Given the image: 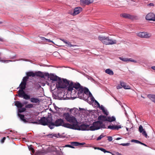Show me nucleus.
I'll return each mask as SVG.
<instances>
[{"instance_id":"1","label":"nucleus","mask_w":155,"mask_h":155,"mask_svg":"<svg viewBox=\"0 0 155 155\" xmlns=\"http://www.w3.org/2000/svg\"><path fill=\"white\" fill-rule=\"evenodd\" d=\"M63 116L66 120L71 124L64 123L63 119L61 118L58 119L54 122L55 126L58 127L62 126L68 128L78 130V121L74 116L70 115L68 113H64L63 114Z\"/></svg>"},{"instance_id":"2","label":"nucleus","mask_w":155,"mask_h":155,"mask_svg":"<svg viewBox=\"0 0 155 155\" xmlns=\"http://www.w3.org/2000/svg\"><path fill=\"white\" fill-rule=\"evenodd\" d=\"M78 98L83 99L87 101L89 104H91L94 102V104L97 105L95 100L92 94L88 89L81 86L78 83Z\"/></svg>"},{"instance_id":"3","label":"nucleus","mask_w":155,"mask_h":155,"mask_svg":"<svg viewBox=\"0 0 155 155\" xmlns=\"http://www.w3.org/2000/svg\"><path fill=\"white\" fill-rule=\"evenodd\" d=\"M56 87L57 89L64 88L68 87V90L69 91H71V93L73 92H76V90L74 89V88L76 90H78V84H74L72 82H70L66 79H63L62 80L59 78L56 84Z\"/></svg>"},{"instance_id":"4","label":"nucleus","mask_w":155,"mask_h":155,"mask_svg":"<svg viewBox=\"0 0 155 155\" xmlns=\"http://www.w3.org/2000/svg\"><path fill=\"white\" fill-rule=\"evenodd\" d=\"M52 117L51 115H48L47 117H43L38 121V122H34L32 123L35 124H40L43 125L45 126L48 125V123H50L51 121Z\"/></svg>"},{"instance_id":"5","label":"nucleus","mask_w":155,"mask_h":155,"mask_svg":"<svg viewBox=\"0 0 155 155\" xmlns=\"http://www.w3.org/2000/svg\"><path fill=\"white\" fill-rule=\"evenodd\" d=\"M101 128H105V125L101 121L94 122L91 126L89 125V130H98Z\"/></svg>"},{"instance_id":"6","label":"nucleus","mask_w":155,"mask_h":155,"mask_svg":"<svg viewBox=\"0 0 155 155\" xmlns=\"http://www.w3.org/2000/svg\"><path fill=\"white\" fill-rule=\"evenodd\" d=\"M136 35L140 38H150L152 36L151 33L145 31L138 32Z\"/></svg>"},{"instance_id":"7","label":"nucleus","mask_w":155,"mask_h":155,"mask_svg":"<svg viewBox=\"0 0 155 155\" xmlns=\"http://www.w3.org/2000/svg\"><path fill=\"white\" fill-rule=\"evenodd\" d=\"M98 119L100 120L107 121L110 122L115 121L116 120V118L114 116L112 117H106L104 116H100L98 117Z\"/></svg>"},{"instance_id":"8","label":"nucleus","mask_w":155,"mask_h":155,"mask_svg":"<svg viewBox=\"0 0 155 155\" xmlns=\"http://www.w3.org/2000/svg\"><path fill=\"white\" fill-rule=\"evenodd\" d=\"M104 41V44L106 45L115 44L117 43V41L116 40L109 38V37H107V39Z\"/></svg>"},{"instance_id":"9","label":"nucleus","mask_w":155,"mask_h":155,"mask_svg":"<svg viewBox=\"0 0 155 155\" xmlns=\"http://www.w3.org/2000/svg\"><path fill=\"white\" fill-rule=\"evenodd\" d=\"M146 19L148 21H155V15L153 13H150L146 16Z\"/></svg>"},{"instance_id":"10","label":"nucleus","mask_w":155,"mask_h":155,"mask_svg":"<svg viewBox=\"0 0 155 155\" xmlns=\"http://www.w3.org/2000/svg\"><path fill=\"white\" fill-rule=\"evenodd\" d=\"M78 130H89V125L85 124H78Z\"/></svg>"},{"instance_id":"11","label":"nucleus","mask_w":155,"mask_h":155,"mask_svg":"<svg viewBox=\"0 0 155 155\" xmlns=\"http://www.w3.org/2000/svg\"><path fill=\"white\" fill-rule=\"evenodd\" d=\"M95 103H97V105L98 107L101 109L102 110V112H103L104 114H105L106 115H108V112L107 111V110L105 109V108L102 105H101L100 106L99 103L97 101H95Z\"/></svg>"},{"instance_id":"12","label":"nucleus","mask_w":155,"mask_h":155,"mask_svg":"<svg viewBox=\"0 0 155 155\" xmlns=\"http://www.w3.org/2000/svg\"><path fill=\"white\" fill-rule=\"evenodd\" d=\"M94 0H80V4L81 5H89L93 2Z\"/></svg>"},{"instance_id":"13","label":"nucleus","mask_w":155,"mask_h":155,"mask_svg":"<svg viewBox=\"0 0 155 155\" xmlns=\"http://www.w3.org/2000/svg\"><path fill=\"white\" fill-rule=\"evenodd\" d=\"M139 131L140 133H142V134L145 136L146 138L149 137V136H147L146 131L143 129V126L141 125H140L139 127Z\"/></svg>"},{"instance_id":"14","label":"nucleus","mask_w":155,"mask_h":155,"mask_svg":"<svg viewBox=\"0 0 155 155\" xmlns=\"http://www.w3.org/2000/svg\"><path fill=\"white\" fill-rule=\"evenodd\" d=\"M119 58L122 61L124 62H132L134 63H136L137 62V61H136L133 59L131 58H122V57H119Z\"/></svg>"},{"instance_id":"15","label":"nucleus","mask_w":155,"mask_h":155,"mask_svg":"<svg viewBox=\"0 0 155 155\" xmlns=\"http://www.w3.org/2000/svg\"><path fill=\"white\" fill-rule=\"evenodd\" d=\"M30 101L31 102L34 103H39L40 102L38 98L34 97L31 98Z\"/></svg>"},{"instance_id":"16","label":"nucleus","mask_w":155,"mask_h":155,"mask_svg":"<svg viewBox=\"0 0 155 155\" xmlns=\"http://www.w3.org/2000/svg\"><path fill=\"white\" fill-rule=\"evenodd\" d=\"M120 15L121 16L125 18L130 19H132L133 18V17L132 15L125 13L121 14Z\"/></svg>"},{"instance_id":"17","label":"nucleus","mask_w":155,"mask_h":155,"mask_svg":"<svg viewBox=\"0 0 155 155\" xmlns=\"http://www.w3.org/2000/svg\"><path fill=\"white\" fill-rule=\"evenodd\" d=\"M120 84L121 86L125 89H130V87L129 85H127L125 83L123 82L120 81Z\"/></svg>"},{"instance_id":"18","label":"nucleus","mask_w":155,"mask_h":155,"mask_svg":"<svg viewBox=\"0 0 155 155\" xmlns=\"http://www.w3.org/2000/svg\"><path fill=\"white\" fill-rule=\"evenodd\" d=\"M68 13L73 16L78 14V7H76L74 10L69 11Z\"/></svg>"},{"instance_id":"19","label":"nucleus","mask_w":155,"mask_h":155,"mask_svg":"<svg viewBox=\"0 0 155 155\" xmlns=\"http://www.w3.org/2000/svg\"><path fill=\"white\" fill-rule=\"evenodd\" d=\"M18 96L20 97H23L24 95L25 94V91H24V90H19L18 91Z\"/></svg>"},{"instance_id":"20","label":"nucleus","mask_w":155,"mask_h":155,"mask_svg":"<svg viewBox=\"0 0 155 155\" xmlns=\"http://www.w3.org/2000/svg\"><path fill=\"white\" fill-rule=\"evenodd\" d=\"M70 111L71 114L75 115L78 114V109L76 108H74L70 109Z\"/></svg>"},{"instance_id":"21","label":"nucleus","mask_w":155,"mask_h":155,"mask_svg":"<svg viewBox=\"0 0 155 155\" xmlns=\"http://www.w3.org/2000/svg\"><path fill=\"white\" fill-rule=\"evenodd\" d=\"M49 78L51 80L54 81H58L59 78H60L56 76H54L53 74L51 75L50 77H49Z\"/></svg>"},{"instance_id":"22","label":"nucleus","mask_w":155,"mask_h":155,"mask_svg":"<svg viewBox=\"0 0 155 155\" xmlns=\"http://www.w3.org/2000/svg\"><path fill=\"white\" fill-rule=\"evenodd\" d=\"M15 105L18 108H21L23 106V104L18 101H15Z\"/></svg>"},{"instance_id":"23","label":"nucleus","mask_w":155,"mask_h":155,"mask_svg":"<svg viewBox=\"0 0 155 155\" xmlns=\"http://www.w3.org/2000/svg\"><path fill=\"white\" fill-rule=\"evenodd\" d=\"M26 75L27 76L28 78L29 77L31 76L34 77L36 75V74L35 73H34L32 71H29L26 73Z\"/></svg>"},{"instance_id":"24","label":"nucleus","mask_w":155,"mask_h":155,"mask_svg":"<svg viewBox=\"0 0 155 155\" xmlns=\"http://www.w3.org/2000/svg\"><path fill=\"white\" fill-rule=\"evenodd\" d=\"M18 117L20 118L25 123H26L27 122L26 120L25 119L24 115H22L19 113H18Z\"/></svg>"},{"instance_id":"25","label":"nucleus","mask_w":155,"mask_h":155,"mask_svg":"<svg viewBox=\"0 0 155 155\" xmlns=\"http://www.w3.org/2000/svg\"><path fill=\"white\" fill-rule=\"evenodd\" d=\"M148 97L152 101L155 103V95L150 94L148 95Z\"/></svg>"},{"instance_id":"26","label":"nucleus","mask_w":155,"mask_h":155,"mask_svg":"<svg viewBox=\"0 0 155 155\" xmlns=\"http://www.w3.org/2000/svg\"><path fill=\"white\" fill-rule=\"evenodd\" d=\"M36 75L41 77V78H44L43 73L41 71H38L35 73Z\"/></svg>"},{"instance_id":"27","label":"nucleus","mask_w":155,"mask_h":155,"mask_svg":"<svg viewBox=\"0 0 155 155\" xmlns=\"http://www.w3.org/2000/svg\"><path fill=\"white\" fill-rule=\"evenodd\" d=\"M106 73L110 75H113L114 74V72L113 71L110 69H107L105 71Z\"/></svg>"},{"instance_id":"28","label":"nucleus","mask_w":155,"mask_h":155,"mask_svg":"<svg viewBox=\"0 0 155 155\" xmlns=\"http://www.w3.org/2000/svg\"><path fill=\"white\" fill-rule=\"evenodd\" d=\"M107 37H106L103 36H99L98 37V39L101 41L104 44V41H105V40L107 39Z\"/></svg>"},{"instance_id":"29","label":"nucleus","mask_w":155,"mask_h":155,"mask_svg":"<svg viewBox=\"0 0 155 155\" xmlns=\"http://www.w3.org/2000/svg\"><path fill=\"white\" fill-rule=\"evenodd\" d=\"M49 127L51 129H52L54 128V126H55V124L54 122H52V119H51V121L50 123H48Z\"/></svg>"},{"instance_id":"30","label":"nucleus","mask_w":155,"mask_h":155,"mask_svg":"<svg viewBox=\"0 0 155 155\" xmlns=\"http://www.w3.org/2000/svg\"><path fill=\"white\" fill-rule=\"evenodd\" d=\"M26 83L21 82L20 85V88L21 90H24L25 88Z\"/></svg>"},{"instance_id":"31","label":"nucleus","mask_w":155,"mask_h":155,"mask_svg":"<svg viewBox=\"0 0 155 155\" xmlns=\"http://www.w3.org/2000/svg\"><path fill=\"white\" fill-rule=\"evenodd\" d=\"M25 100H29L30 99V96L29 95H28L26 93H25L23 97H22Z\"/></svg>"},{"instance_id":"32","label":"nucleus","mask_w":155,"mask_h":155,"mask_svg":"<svg viewBox=\"0 0 155 155\" xmlns=\"http://www.w3.org/2000/svg\"><path fill=\"white\" fill-rule=\"evenodd\" d=\"M28 78L27 77H25L23 78V81L22 82L23 83H25L26 84L27 81H28Z\"/></svg>"},{"instance_id":"33","label":"nucleus","mask_w":155,"mask_h":155,"mask_svg":"<svg viewBox=\"0 0 155 155\" xmlns=\"http://www.w3.org/2000/svg\"><path fill=\"white\" fill-rule=\"evenodd\" d=\"M98 149L101 150V151L103 152L104 153H111L110 152L107 151H106L105 149L102 148H98Z\"/></svg>"},{"instance_id":"34","label":"nucleus","mask_w":155,"mask_h":155,"mask_svg":"<svg viewBox=\"0 0 155 155\" xmlns=\"http://www.w3.org/2000/svg\"><path fill=\"white\" fill-rule=\"evenodd\" d=\"M33 107V104H28L25 106V107L28 108H32Z\"/></svg>"},{"instance_id":"35","label":"nucleus","mask_w":155,"mask_h":155,"mask_svg":"<svg viewBox=\"0 0 155 155\" xmlns=\"http://www.w3.org/2000/svg\"><path fill=\"white\" fill-rule=\"evenodd\" d=\"M25 108L24 107L21 108V109H18V112L19 113H21L24 112L26 110Z\"/></svg>"},{"instance_id":"36","label":"nucleus","mask_w":155,"mask_h":155,"mask_svg":"<svg viewBox=\"0 0 155 155\" xmlns=\"http://www.w3.org/2000/svg\"><path fill=\"white\" fill-rule=\"evenodd\" d=\"M64 43L67 46L71 47L72 46H73V45H72L68 41V42L67 41H66Z\"/></svg>"},{"instance_id":"37","label":"nucleus","mask_w":155,"mask_h":155,"mask_svg":"<svg viewBox=\"0 0 155 155\" xmlns=\"http://www.w3.org/2000/svg\"><path fill=\"white\" fill-rule=\"evenodd\" d=\"M105 136L103 134H101L97 139V140H101L102 138L104 137Z\"/></svg>"},{"instance_id":"38","label":"nucleus","mask_w":155,"mask_h":155,"mask_svg":"<svg viewBox=\"0 0 155 155\" xmlns=\"http://www.w3.org/2000/svg\"><path fill=\"white\" fill-rule=\"evenodd\" d=\"M121 128V125H114V130H118L119 129Z\"/></svg>"},{"instance_id":"39","label":"nucleus","mask_w":155,"mask_h":155,"mask_svg":"<svg viewBox=\"0 0 155 155\" xmlns=\"http://www.w3.org/2000/svg\"><path fill=\"white\" fill-rule=\"evenodd\" d=\"M71 146L74 147V146H78V142H74L71 143Z\"/></svg>"},{"instance_id":"40","label":"nucleus","mask_w":155,"mask_h":155,"mask_svg":"<svg viewBox=\"0 0 155 155\" xmlns=\"http://www.w3.org/2000/svg\"><path fill=\"white\" fill-rule=\"evenodd\" d=\"M114 125H109L108 127L107 128L113 130H114Z\"/></svg>"},{"instance_id":"41","label":"nucleus","mask_w":155,"mask_h":155,"mask_svg":"<svg viewBox=\"0 0 155 155\" xmlns=\"http://www.w3.org/2000/svg\"><path fill=\"white\" fill-rule=\"evenodd\" d=\"M131 141L132 142L135 143H140V141L138 140H133V139L132 140H131Z\"/></svg>"},{"instance_id":"42","label":"nucleus","mask_w":155,"mask_h":155,"mask_svg":"<svg viewBox=\"0 0 155 155\" xmlns=\"http://www.w3.org/2000/svg\"><path fill=\"white\" fill-rule=\"evenodd\" d=\"M44 77L45 76L47 77L48 78H49V74L48 73H43Z\"/></svg>"},{"instance_id":"43","label":"nucleus","mask_w":155,"mask_h":155,"mask_svg":"<svg viewBox=\"0 0 155 155\" xmlns=\"http://www.w3.org/2000/svg\"><path fill=\"white\" fill-rule=\"evenodd\" d=\"M65 147H70V148H74V147L73 146H71V145H69V144H68V145H65Z\"/></svg>"},{"instance_id":"44","label":"nucleus","mask_w":155,"mask_h":155,"mask_svg":"<svg viewBox=\"0 0 155 155\" xmlns=\"http://www.w3.org/2000/svg\"><path fill=\"white\" fill-rule=\"evenodd\" d=\"M121 145H122L123 146H128L130 145V143H123L120 144Z\"/></svg>"},{"instance_id":"45","label":"nucleus","mask_w":155,"mask_h":155,"mask_svg":"<svg viewBox=\"0 0 155 155\" xmlns=\"http://www.w3.org/2000/svg\"><path fill=\"white\" fill-rule=\"evenodd\" d=\"M147 6L149 7H153L154 6V4L153 3H150L148 4Z\"/></svg>"},{"instance_id":"46","label":"nucleus","mask_w":155,"mask_h":155,"mask_svg":"<svg viewBox=\"0 0 155 155\" xmlns=\"http://www.w3.org/2000/svg\"><path fill=\"white\" fill-rule=\"evenodd\" d=\"M108 140L109 141H111L112 140V138L111 137L108 136L107 137Z\"/></svg>"},{"instance_id":"47","label":"nucleus","mask_w":155,"mask_h":155,"mask_svg":"<svg viewBox=\"0 0 155 155\" xmlns=\"http://www.w3.org/2000/svg\"><path fill=\"white\" fill-rule=\"evenodd\" d=\"M59 135H60L59 134H53V137H58V136L59 137H60Z\"/></svg>"},{"instance_id":"48","label":"nucleus","mask_w":155,"mask_h":155,"mask_svg":"<svg viewBox=\"0 0 155 155\" xmlns=\"http://www.w3.org/2000/svg\"><path fill=\"white\" fill-rule=\"evenodd\" d=\"M6 139V137H4L1 140V142L2 143H3L4 142L5 140Z\"/></svg>"},{"instance_id":"49","label":"nucleus","mask_w":155,"mask_h":155,"mask_svg":"<svg viewBox=\"0 0 155 155\" xmlns=\"http://www.w3.org/2000/svg\"><path fill=\"white\" fill-rule=\"evenodd\" d=\"M82 11V8L81 7H78V14Z\"/></svg>"},{"instance_id":"50","label":"nucleus","mask_w":155,"mask_h":155,"mask_svg":"<svg viewBox=\"0 0 155 155\" xmlns=\"http://www.w3.org/2000/svg\"><path fill=\"white\" fill-rule=\"evenodd\" d=\"M122 87L121 86V84H119L118 85L117 87V89H121L122 88Z\"/></svg>"},{"instance_id":"51","label":"nucleus","mask_w":155,"mask_h":155,"mask_svg":"<svg viewBox=\"0 0 155 155\" xmlns=\"http://www.w3.org/2000/svg\"><path fill=\"white\" fill-rule=\"evenodd\" d=\"M42 38H43V39H42L43 40H44V39H46V40L48 41L49 42H53L52 41L50 40L49 39H46L44 37H42Z\"/></svg>"},{"instance_id":"52","label":"nucleus","mask_w":155,"mask_h":155,"mask_svg":"<svg viewBox=\"0 0 155 155\" xmlns=\"http://www.w3.org/2000/svg\"><path fill=\"white\" fill-rule=\"evenodd\" d=\"M85 144V143H79L78 142V146H81L82 145Z\"/></svg>"},{"instance_id":"53","label":"nucleus","mask_w":155,"mask_h":155,"mask_svg":"<svg viewBox=\"0 0 155 155\" xmlns=\"http://www.w3.org/2000/svg\"><path fill=\"white\" fill-rule=\"evenodd\" d=\"M48 137H49L53 138V134H49L47 135Z\"/></svg>"},{"instance_id":"54","label":"nucleus","mask_w":155,"mask_h":155,"mask_svg":"<svg viewBox=\"0 0 155 155\" xmlns=\"http://www.w3.org/2000/svg\"><path fill=\"white\" fill-rule=\"evenodd\" d=\"M29 149L30 150H31L32 152L34 153V150L33 148H32V147L30 148H29Z\"/></svg>"},{"instance_id":"55","label":"nucleus","mask_w":155,"mask_h":155,"mask_svg":"<svg viewBox=\"0 0 155 155\" xmlns=\"http://www.w3.org/2000/svg\"><path fill=\"white\" fill-rule=\"evenodd\" d=\"M140 143L142 145H144L145 146H147L145 144L143 143H142L141 142H140Z\"/></svg>"},{"instance_id":"56","label":"nucleus","mask_w":155,"mask_h":155,"mask_svg":"<svg viewBox=\"0 0 155 155\" xmlns=\"http://www.w3.org/2000/svg\"><path fill=\"white\" fill-rule=\"evenodd\" d=\"M151 68L152 69L155 71V66H152Z\"/></svg>"},{"instance_id":"57","label":"nucleus","mask_w":155,"mask_h":155,"mask_svg":"<svg viewBox=\"0 0 155 155\" xmlns=\"http://www.w3.org/2000/svg\"><path fill=\"white\" fill-rule=\"evenodd\" d=\"M79 109L80 110H82L83 111H84L85 110L84 109L81 108H79Z\"/></svg>"},{"instance_id":"58","label":"nucleus","mask_w":155,"mask_h":155,"mask_svg":"<svg viewBox=\"0 0 155 155\" xmlns=\"http://www.w3.org/2000/svg\"><path fill=\"white\" fill-rule=\"evenodd\" d=\"M121 138H121V137H118V138H117L116 139V140H120V139H121Z\"/></svg>"},{"instance_id":"59","label":"nucleus","mask_w":155,"mask_h":155,"mask_svg":"<svg viewBox=\"0 0 155 155\" xmlns=\"http://www.w3.org/2000/svg\"><path fill=\"white\" fill-rule=\"evenodd\" d=\"M62 41H63L64 42V43L65 41H65L64 39H60Z\"/></svg>"},{"instance_id":"60","label":"nucleus","mask_w":155,"mask_h":155,"mask_svg":"<svg viewBox=\"0 0 155 155\" xmlns=\"http://www.w3.org/2000/svg\"><path fill=\"white\" fill-rule=\"evenodd\" d=\"M116 154H117V155H121V154L118 152H117L116 153Z\"/></svg>"},{"instance_id":"61","label":"nucleus","mask_w":155,"mask_h":155,"mask_svg":"<svg viewBox=\"0 0 155 155\" xmlns=\"http://www.w3.org/2000/svg\"><path fill=\"white\" fill-rule=\"evenodd\" d=\"M41 154V153L39 152V153H36V155H40Z\"/></svg>"},{"instance_id":"62","label":"nucleus","mask_w":155,"mask_h":155,"mask_svg":"<svg viewBox=\"0 0 155 155\" xmlns=\"http://www.w3.org/2000/svg\"><path fill=\"white\" fill-rule=\"evenodd\" d=\"M126 130H127V131H128V128L127 127H126Z\"/></svg>"},{"instance_id":"63","label":"nucleus","mask_w":155,"mask_h":155,"mask_svg":"<svg viewBox=\"0 0 155 155\" xmlns=\"http://www.w3.org/2000/svg\"><path fill=\"white\" fill-rule=\"evenodd\" d=\"M141 97L143 98H145L144 97H143L142 95L141 96Z\"/></svg>"},{"instance_id":"64","label":"nucleus","mask_w":155,"mask_h":155,"mask_svg":"<svg viewBox=\"0 0 155 155\" xmlns=\"http://www.w3.org/2000/svg\"><path fill=\"white\" fill-rule=\"evenodd\" d=\"M1 38H0V41H1Z\"/></svg>"}]
</instances>
